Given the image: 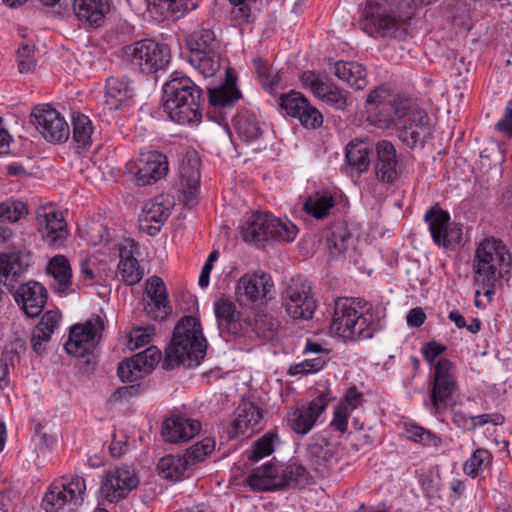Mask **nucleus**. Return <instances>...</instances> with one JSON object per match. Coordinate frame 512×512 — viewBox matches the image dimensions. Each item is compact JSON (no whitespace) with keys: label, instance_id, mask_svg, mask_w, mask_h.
Segmentation results:
<instances>
[{"label":"nucleus","instance_id":"obj_1","mask_svg":"<svg viewBox=\"0 0 512 512\" xmlns=\"http://www.w3.org/2000/svg\"><path fill=\"white\" fill-rule=\"evenodd\" d=\"M380 328L373 306L359 298L339 297L334 301L330 330L345 340H364Z\"/></svg>","mask_w":512,"mask_h":512},{"label":"nucleus","instance_id":"obj_2","mask_svg":"<svg viewBox=\"0 0 512 512\" xmlns=\"http://www.w3.org/2000/svg\"><path fill=\"white\" fill-rule=\"evenodd\" d=\"M206 354V339L203 337L200 321L194 316H185L176 324L173 337L165 350L163 368L174 369L183 364L195 367Z\"/></svg>","mask_w":512,"mask_h":512},{"label":"nucleus","instance_id":"obj_3","mask_svg":"<svg viewBox=\"0 0 512 512\" xmlns=\"http://www.w3.org/2000/svg\"><path fill=\"white\" fill-rule=\"evenodd\" d=\"M163 109L180 125H197L202 120V89L187 76H175L164 87Z\"/></svg>","mask_w":512,"mask_h":512},{"label":"nucleus","instance_id":"obj_4","mask_svg":"<svg viewBox=\"0 0 512 512\" xmlns=\"http://www.w3.org/2000/svg\"><path fill=\"white\" fill-rule=\"evenodd\" d=\"M402 0H367L365 17L360 21L363 31L372 37L403 39L406 24L399 15Z\"/></svg>","mask_w":512,"mask_h":512},{"label":"nucleus","instance_id":"obj_5","mask_svg":"<svg viewBox=\"0 0 512 512\" xmlns=\"http://www.w3.org/2000/svg\"><path fill=\"white\" fill-rule=\"evenodd\" d=\"M474 262L477 281L488 287L485 295H490L495 282L509 273L512 258L502 241L485 238L476 249Z\"/></svg>","mask_w":512,"mask_h":512},{"label":"nucleus","instance_id":"obj_6","mask_svg":"<svg viewBox=\"0 0 512 512\" xmlns=\"http://www.w3.org/2000/svg\"><path fill=\"white\" fill-rule=\"evenodd\" d=\"M243 240L255 245H261L270 240L292 242L297 234V226L281 220L269 212L255 211L242 225Z\"/></svg>","mask_w":512,"mask_h":512},{"label":"nucleus","instance_id":"obj_7","mask_svg":"<svg viewBox=\"0 0 512 512\" xmlns=\"http://www.w3.org/2000/svg\"><path fill=\"white\" fill-rule=\"evenodd\" d=\"M367 109L377 118L381 128L397 125L414 111L412 99L400 97L391 93L387 88L380 86L374 89L367 97Z\"/></svg>","mask_w":512,"mask_h":512},{"label":"nucleus","instance_id":"obj_8","mask_svg":"<svg viewBox=\"0 0 512 512\" xmlns=\"http://www.w3.org/2000/svg\"><path fill=\"white\" fill-rule=\"evenodd\" d=\"M130 65L143 74H154L164 70L170 63V49L152 39L136 41L123 48Z\"/></svg>","mask_w":512,"mask_h":512},{"label":"nucleus","instance_id":"obj_9","mask_svg":"<svg viewBox=\"0 0 512 512\" xmlns=\"http://www.w3.org/2000/svg\"><path fill=\"white\" fill-rule=\"evenodd\" d=\"M0 248L10 252L0 253V277L5 282L14 280L25 273L30 266V254L24 250V243L11 228L0 224Z\"/></svg>","mask_w":512,"mask_h":512},{"label":"nucleus","instance_id":"obj_10","mask_svg":"<svg viewBox=\"0 0 512 512\" xmlns=\"http://www.w3.org/2000/svg\"><path fill=\"white\" fill-rule=\"evenodd\" d=\"M457 389L454 364L445 358L439 359L434 367L433 385L430 392L433 414L444 412Z\"/></svg>","mask_w":512,"mask_h":512},{"label":"nucleus","instance_id":"obj_11","mask_svg":"<svg viewBox=\"0 0 512 512\" xmlns=\"http://www.w3.org/2000/svg\"><path fill=\"white\" fill-rule=\"evenodd\" d=\"M85 491L86 484L82 477L63 478L50 485L43 497L42 507L46 512H59L67 504H81Z\"/></svg>","mask_w":512,"mask_h":512},{"label":"nucleus","instance_id":"obj_12","mask_svg":"<svg viewBox=\"0 0 512 512\" xmlns=\"http://www.w3.org/2000/svg\"><path fill=\"white\" fill-rule=\"evenodd\" d=\"M301 82L305 89H309L315 97L336 110L345 111L352 105L348 91L328 79L321 78L313 71L303 72Z\"/></svg>","mask_w":512,"mask_h":512},{"label":"nucleus","instance_id":"obj_13","mask_svg":"<svg viewBox=\"0 0 512 512\" xmlns=\"http://www.w3.org/2000/svg\"><path fill=\"white\" fill-rule=\"evenodd\" d=\"M103 329L104 323L99 316L91 317L83 324L74 325L64 345L66 352L75 357L90 354L99 343Z\"/></svg>","mask_w":512,"mask_h":512},{"label":"nucleus","instance_id":"obj_14","mask_svg":"<svg viewBox=\"0 0 512 512\" xmlns=\"http://www.w3.org/2000/svg\"><path fill=\"white\" fill-rule=\"evenodd\" d=\"M139 477L129 466L109 469L102 477L100 491L104 499L117 503L125 499L139 485Z\"/></svg>","mask_w":512,"mask_h":512},{"label":"nucleus","instance_id":"obj_15","mask_svg":"<svg viewBox=\"0 0 512 512\" xmlns=\"http://www.w3.org/2000/svg\"><path fill=\"white\" fill-rule=\"evenodd\" d=\"M31 122L39 133L51 143L64 142L69 138L70 128L64 117L49 104L35 106Z\"/></svg>","mask_w":512,"mask_h":512},{"label":"nucleus","instance_id":"obj_16","mask_svg":"<svg viewBox=\"0 0 512 512\" xmlns=\"http://www.w3.org/2000/svg\"><path fill=\"white\" fill-rule=\"evenodd\" d=\"M37 231L49 247H61L68 237L67 223L61 212L52 206H41L36 210Z\"/></svg>","mask_w":512,"mask_h":512},{"label":"nucleus","instance_id":"obj_17","mask_svg":"<svg viewBox=\"0 0 512 512\" xmlns=\"http://www.w3.org/2000/svg\"><path fill=\"white\" fill-rule=\"evenodd\" d=\"M283 306L293 319H311L317 307L311 286L292 280L283 293Z\"/></svg>","mask_w":512,"mask_h":512},{"label":"nucleus","instance_id":"obj_18","mask_svg":"<svg viewBox=\"0 0 512 512\" xmlns=\"http://www.w3.org/2000/svg\"><path fill=\"white\" fill-rule=\"evenodd\" d=\"M432 133L430 117L415 108L399 127L398 138L409 148L423 147L427 139L432 137Z\"/></svg>","mask_w":512,"mask_h":512},{"label":"nucleus","instance_id":"obj_19","mask_svg":"<svg viewBox=\"0 0 512 512\" xmlns=\"http://www.w3.org/2000/svg\"><path fill=\"white\" fill-rule=\"evenodd\" d=\"M329 398L321 393L309 403L291 409L287 413V422L291 430L297 434L306 435L314 427L319 416L326 410Z\"/></svg>","mask_w":512,"mask_h":512},{"label":"nucleus","instance_id":"obj_20","mask_svg":"<svg viewBox=\"0 0 512 512\" xmlns=\"http://www.w3.org/2000/svg\"><path fill=\"white\" fill-rule=\"evenodd\" d=\"M279 106L289 116L299 119L305 127L316 128L323 122L322 114L308 100L296 91L283 93L279 97Z\"/></svg>","mask_w":512,"mask_h":512},{"label":"nucleus","instance_id":"obj_21","mask_svg":"<svg viewBox=\"0 0 512 512\" xmlns=\"http://www.w3.org/2000/svg\"><path fill=\"white\" fill-rule=\"evenodd\" d=\"M169 169L167 157L158 151L141 153L136 162V181L139 186L156 183Z\"/></svg>","mask_w":512,"mask_h":512},{"label":"nucleus","instance_id":"obj_22","mask_svg":"<svg viewBox=\"0 0 512 512\" xmlns=\"http://www.w3.org/2000/svg\"><path fill=\"white\" fill-rule=\"evenodd\" d=\"M273 284L265 273L243 275L237 284L236 295L239 302L263 304L270 297Z\"/></svg>","mask_w":512,"mask_h":512},{"label":"nucleus","instance_id":"obj_23","mask_svg":"<svg viewBox=\"0 0 512 512\" xmlns=\"http://www.w3.org/2000/svg\"><path fill=\"white\" fill-rule=\"evenodd\" d=\"M47 289L36 281L20 285L15 293V300L21 304L23 311L30 318L40 315L47 302Z\"/></svg>","mask_w":512,"mask_h":512},{"label":"nucleus","instance_id":"obj_24","mask_svg":"<svg viewBox=\"0 0 512 512\" xmlns=\"http://www.w3.org/2000/svg\"><path fill=\"white\" fill-rule=\"evenodd\" d=\"M377 159L374 168L378 181L393 184L398 178V159L394 145L386 140L379 141L375 147Z\"/></svg>","mask_w":512,"mask_h":512},{"label":"nucleus","instance_id":"obj_25","mask_svg":"<svg viewBox=\"0 0 512 512\" xmlns=\"http://www.w3.org/2000/svg\"><path fill=\"white\" fill-rule=\"evenodd\" d=\"M170 208L169 203H164L163 197H155L148 201L144 205L139 218L140 229L150 236L158 234L170 215Z\"/></svg>","mask_w":512,"mask_h":512},{"label":"nucleus","instance_id":"obj_26","mask_svg":"<svg viewBox=\"0 0 512 512\" xmlns=\"http://www.w3.org/2000/svg\"><path fill=\"white\" fill-rule=\"evenodd\" d=\"M179 177L185 198L189 201L195 197L200 185V158L197 151L185 152L179 166Z\"/></svg>","mask_w":512,"mask_h":512},{"label":"nucleus","instance_id":"obj_27","mask_svg":"<svg viewBox=\"0 0 512 512\" xmlns=\"http://www.w3.org/2000/svg\"><path fill=\"white\" fill-rule=\"evenodd\" d=\"M200 429L201 424L198 420L172 416L164 421L161 434L165 441L179 443L189 441Z\"/></svg>","mask_w":512,"mask_h":512},{"label":"nucleus","instance_id":"obj_28","mask_svg":"<svg viewBox=\"0 0 512 512\" xmlns=\"http://www.w3.org/2000/svg\"><path fill=\"white\" fill-rule=\"evenodd\" d=\"M214 312L221 333L238 335L243 330L240 313L235 304L227 298H219L214 302Z\"/></svg>","mask_w":512,"mask_h":512},{"label":"nucleus","instance_id":"obj_29","mask_svg":"<svg viewBox=\"0 0 512 512\" xmlns=\"http://www.w3.org/2000/svg\"><path fill=\"white\" fill-rule=\"evenodd\" d=\"M424 220L429 226L433 242L439 247H450L451 241L448 233L450 224L449 213L437 205L432 206L425 212Z\"/></svg>","mask_w":512,"mask_h":512},{"label":"nucleus","instance_id":"obj_30","mask_svg":"<svg viewBox=\"0 0 512 512\" xmlns=\"http://www.w3.org/2000/svg\"><path fill=\"white\" fill-rule=\"evenodd\" d=\"M47 272L53 277L52 287L59 295H67L73 292L72 268L69 260L64 255H56L50 259Z\"/></svg>","mask_w":512,"mask_h":512},{"label":"nucleus","instance_id":"obj_31","mask_svg":"<svg viewBox=\"0 0 512 512\" xmlns=\"http://www.w3.org/2000/svg\"><path fill=\"white\" fill-rule=\"evenodd\" d=\"M110 9L108 0H74L73 11L77 18L90 26H100Z\"/></svg>","mask_w":512,"mask_h":512},{"label":"nucleus","instance_id":"obj_32","mask_svg":"<svg viewBox=\"0 0 512 512\" xmlns=\"http://www.w3.org/2000/svg\"><path fill=\"white\" fill-rule=\"evenodd\" d=\"M134 96V88L126 79L109 77L106 81L105 105L110 110L123 108Z\"/></svg>","mask_w":512,"mask_h":512},{"label":"nucleus","instance_id":"obj_33","mask_svg":"<svg viewBox=\"0 0 512 512\" xmlns=\"http://www.w3.org/2000/svg\"><path fill=\"white\" fill-rule=\"evenodd\" d=\"M308 459L317 472H325L334 456V447L323 436L315 435L307 446Z\"/></svg>","mask_w":512,"mask_h":512},{"label":"nucleus","instance_id":"obj_34","mask_svg":"<svg viewBox=\"0 0 512 512\" xmlns=\"http://www.w3.org/2000/svg\"><path fill=\"white\" fill-rule=\"evenodd\" d=\"M232 429L235 434H245L249 429L254 430L262 418V410L253 402L242 400L235 411Z\"/></svg>","mask_w":512,"mask_h":512},{"label":"nucleus","instance_id":"obj_35","mask_svg":"<svg viewBox=\"0 0 512 512\" xmlns=\"http://www.w3.org/2000/svg\"><path fill=\"white\" fill-rule=\"evenodd\" d=\"M333 72L336 77L357 90L365 88L368 83L365 68L356 62L338 61L334 64Z\"/></svg>","mask_w":512,"mask_h":512},{"label":"nucleus","instance_id":"obj_36","mask_svg":"<svg viewBox=\"0 0 512 512\" xmlns=\"http://www.w3.org/2000/svg\"><path fill=\"white\" fill-rule=\"evenodd\" d=\"M186 45L191 51V56L209 54L218 51L220 43L216 39L214 32L210 29H200L194 31L186 38Z\"/></svg>","mask_w":512,"mask_h":512},{"label":"nucleus","instance_id":"obj_37","mask_svg":"<svg viewBox=\"0 0 512 512\" xmlns=\"http://www.w3.org/2000/svg\"><path fill=\"white\" fill-rule=\"evenodd\" d=\"M209 103L214 108H226L233 106L241 97L235 80L227 77L226 82L217 88L208 89Z\"/></svg>","mask_w":512,"mask_h":512},{"label":"nucleus","instance_id":"obj_38","mask_svg":"<svg viewBox=\"0 0 512 512\" xmlns=\"http://www.w3.org/2000/svg\"><path fill=\"white\" fill-rule=\"evenodd\" d=\"M370 146L365 141H351L346 147V162L358 173L368 170L370 165Z\"/></svg>","mask_w":512,"mask_h":512},{"label":"nucleus","instance_id":"obj_39","mask_svg":"<svg viewBox=\"0 0 512 512\" xmlns=\"http://www.w3.org/2000/svg\"><path fill=\"white\" fill-rule=\"evenodd\" d=\"M157 468L162 477L178 481L186 476L191 466L184 455H166L159 460Z\"/></svg>","mask_w":512,"mask_h":512},{"label":"nucleus","instance_id":"obj_40","mask_svg":"<svg viewBox=\"0 0 512 512\" xmlns=\"http://www.w3.org/2000/svg\"><path fill=\"white\" fill-rule=\"evenodd\" d=\"M278 485L274 488L284 489L286 487H303L309 482V472L303 465L292 463L285 466L279 474Z\"/></svg>","mask_w":512,"mask_h":512},{"label":"nucleus","instance_id":"obj_41","mask_svg":"<svg viewBox=\"0 0 512 512\" xmlns=\"http://www.w3.org/2000/svg\"><path fill=\"white\" fill-rule=\"evenodd\" d=\"M234 122L238 136L245 142L255 141L262 135L260 123L252 113L242 112L237 115Z\"/></svg>","mask_w":512,"mask_h":512},{"label":"nucleus","instance_id":"obj_42","mask_svg":"<svg viewBox=\"0 0 512 512\" xmlns=\"http://www.w3.org/2000/svg\"><path fill=\"white\" fill-rule=\"evenodd\" d=\"M243 322L262 339L272 338L279 326L276 319L263 312L254 313L253 317L244 319Z\"/></svg>","mask_w":512,"mask_h":512},{"label":"nucleus","instance_id":"obj_43","mask_svg":"<svg viewBox=\"0 0 512 512\" xmlns=\"http://www.w3.org/2000/svg\"><path fill=\"white\" fill-rule=\"evenodd\" d=\"M73 139L78 148L86 149L92 144L93 125L90 118L81 113L72 115Z\"/></svg>","mask_w":512,"mask_h":512},{"label":"nucleus","instance_id":"obj_44","mask_svg":"<svg viewBox=\"0 0 512 512\" xmlns=\"http://www.w3.org/2000/svg\"><path fill=\"white\" fill-rule=\"evenodd\" d=\"M349 241L350 233L345 225L337 224L331 227L326 237L330 255L338 256L344 253L349 246Z\"/></svg>","mask_w":512,"mask_h":512},{"label":"nucleus","instance_id":"obj_45","mask_svg":"<svg viewBox=\"0 0 512 512\" xmlns=\"http://www.w3.org/2000/svg\"><path fill=\"white\" fill-rule=\"evenodd\" d=\"M491 453L483 448L476 449L463 464V471L467 476L476 478L484 469L491 465Z\"/></svg>","mask_w":512,"mask_h":512},{"label":"nucleus","instance_id":"obj_46","mask_svg":"<svg viewBox=\"0 0 512 512\" xmlns=\"http://www.w3.org/2000/svg\"><path fill=\"white\" fill-rule=\"evenodd\" d=\"M189 62L204 77H211L219 71L221 67L219 50L210 52L209 54H201L190 56Z\"/></svg>","mask_w":512,"mask_h":512},{"label":"nucleus","instance_id":"obj_47","mask_svg":"<svg viewBox=\"0 0 512 512\" xmlns=\"http://www.w3.org/2000/svg\"><path fill=\"white\" fill-rule=\"evenodd\" d=\"M231 6V16L240 23H249L252 21L257 6L263 0H227Z\"/></svg>","mask_w":512,"mask_h":512},{"label":"nucleus","instance_id":"obj_48","mask_svg":"<svg viewBox=\"0 0 512 512\" xmlns=\"http://www.w3.org/2000/svg\"><path fill=\"white\" fill-rule=\"evenodd\" d=\"M333 206L332 196L320 194L310 196L304 203L305 211L317 219L326 217Z\"/></svg>","mask_w":512,"mask_h":512},{"label":"nucleus","instance_id":"obj_49","mask_svg":"<svg viewBox=\"0 0 512 512\" xmlns=\"http://www.w3.org/2000/svg\"><path fill=\"white\" fill-rule=\"evenodd\" d=\"M406 437L423 446L437 447L441 444V439L429 430L417 425H409L405 429Z\"/></svg>","mask_w":512,"mask_h":512},{"label":"nucleus","instance_id":"obj_50","mask_svg":"<svg viewBox=\"0 0 512 512\" xmlns=\"http://www.w3.org/2000/svg\"><path fill=\"white\" fill-rule=\"evenodd\" d=\"M215 449V441L211 438H204L186 450L184 457L192 467L203 461Z\"/></svg>","mask_w":512,"mask_h":512},{"label":"nucleus","instance_id":"obj_51","mask_svg":"<svg viewBox=\"0 0 512 512\" xmlns=\"http://www.w3.org/2000/svg\"><path fill=\"white\" fill-rule=\"evenodd\" d=\"M118 272L121 279L128 285L137 284L143 277V271L137 259L120 260Z\"/></svg>","mask_w":512,"mask_h":512},{"label":"nucleus","instance_id":"obj_52","mask_svg":"<svg viewBox=\"0 0 512 512\" xmlns=\"http://www.w3.org/2000/svg\"><path fill=\"white\" fill-rule=\"evenodd\" d=\"M27 206L21 201L0 203V222H17L27 214Z\"/></svg>","mask_w":512,"mask_h":512},{"label":"nucleus","instance_id":"obj_53","mask_svg":"<svg viewBox=\"0 0 512 512\" xmlns=\"http://www.w3.org/2000/svg\"><path fill=\"white\" fill-rule=\"evenodd\" d=\"M276 439H278V435L276 433H268L257 440L253 445V450L249 456V460L257 462L272 454L274 451V441Z\"/></svg>","mask_w":512,"mask_h":512},{"label":"nucleus","instance_id":"obj_54","mask_svg":"<svg viewBox=\"0 0 512 512\" xmlns=\"http://www.w3.org/2000/svg\"><path fill=\"white\" fill-rule=\"evenodd\" d=\"M141 370L132 356L119 364L117 373L123 382H136L145 376Z\"/></svg>","mask_w":512,"mask_h":512},{"label":"nucleus","instance_id":"obj_55","mask_svg":"<svg viewBox=\"0 0 512 512\" xmlns=\"http://www.w3.org/2000/svg\"><path fill=\"white\" fill-rule=\"evenodd\" d=\"M136 363H139L141 371L144 375L150 373L155 364H157L161 358V352L155 346H150L144 351L133 356Z\"/></svg>","mask_w":512,"mask_h":512},{"label":"nucleus","instance_id":"obj_56","mask_svg":"<svg viewBox=\"0 0 512 512\" xmlns=\"http://www.w3.org/2000/svg\"><path fill=\"white\" fill-rule=\"evenodd\" d=\"M17 63L20 73L32 72L36 67L34 46L22 44L17 51Z\"/></svg>","mask_w":512,"mask_h":512},{"label":"nucleus","instance_id":"obj_57","mask_svg":"<svg viewBox=\"0 0 512 512\" xmlns=\"http://www.w3.org/2000/svg\"><path fill=\"white\" fill-rule=\"evenodd\" d=\"M329 357L325 355H312L310 358H306L301 363L294 366L293 374H311L320 371L328 362Z\"/></svg>","mask_w":512,"mask_h":512},{"label":"nucleus","instance_id":"obj_58","mask_svg":"<svg viewBox=\"0 0 512 512\" xmlns=\"http://www.w3.org/2000/svg\"><path fill=\"white\" fill-rule=\"evenodd\" d=\"M246 484L255 491H269L277 490L274 487L278 485V482H271V479L264 476L263 470L257 468L247 477Z\"/></svg>","mask_w":512,"mask_h":512},{"label":"nucleus","instance_id":"obj_59","mask_svg":"<svg viewBox=\"0 0 512 512\" xmlns=\"http://www.w3.org/2000/svg\"><path fill=\"white\" fill-rule=\"evenodd\" d=\"M148 300L168 301V294L163 280L158 276L150 277L146 282Z\"/></svg>","mask_w":512,"mask_h":512},{"label":"nucleus","instance_id":"obj_60","mask_svg":"<svg viewBox=\"0 0 512 512\" xmlns=\"http://www.w3.org/2000/svg\"><path fill=\"white\" fill-rule=\"evenodd\" d=\"M144 311L150 318L162 321L171 313L169 301L148 300Z\"/></svg>","mask_w":512,"mask_h":512},{"label":"nucleus","instance_id":"obj_61","mask_svg":"<svg viewBox=\"0 0 512 512\" xmlns=\"http://www.w3.org/2000/svg\"><path fill=\"white\" fill-rule=\"evenodd\" d=\"M154 327H137L134 328L129 335V348L137 349L151 342L154 335Z\"/></svg>","mask_w":512,"mask_h":512},{"label":"nucleus","instance_id":"obj_62","mask_svg":"<svg viewBox=\"0 0 512 512\" xmlns=\"http://www.w3.org/2000/svg\"><path fill=\"white\" fill-rule=\"evenodd\" d=\"M148 7L151 13H155L160 16L180 13L176 0H148Z\"/></svg>","mask_w":512,"mask_h":512},{"label":"nucleus","instance_id":"obj_63","mask_svg":"<svg viewBox=\"0 0 512 512\" xmlns=\"http://www.w3.org/2000/svg\"><path fill=\"white\" fill-rule=\"evenodd\" d=\"M60 318L61 313L58 310H48L44 313L41 320L35 327L40 328L42 331L52 336L59 325Z\"/></svg>","mask_w":512,"mask_h":512},{"label":"nucleus","instance_id":"obj_64","mask_svg":"<svg viewBox=\"0 0 512 512\" xmlns=\"http://www.w3.org/2000/svg\"><path fill=\"white\" fill-rule=\"evenodd\" d=\"M495 129L508 138L512 137V99L505 107L503 116L495 124Z\"/></svg>","mask_w":512,"mask_h":512}]
</instances>
